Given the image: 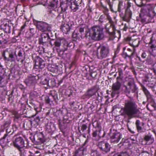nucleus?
Listing matches in <instances>:
<instances>
[{"label": "nucleus", "mask_w": 156, "mask_h": 156, "mask_svg": "<svg viewBox=\"0 0 156 156\" xmlns=\"http://www.w3.org/2000/svg\"><path fill=\"white\" fill-rule=\"evenodd\" d=\"M90 37L95 41H100L104 37L103 28L101 26H94L91 29H87L86 25L83 24L79 26L72 34L74 41L80 40L84 37Z\"/></svg>", "instance_id": "obj_1"}, {"label": "nucleus", "mask_w": 156, "mask_h": 156, "mask_svg": "<svg viewBox=\"0 0 156 156\" xmlns=\"http://www.w3.org/2000/svg\"><path fill=\"white\" fill-rule=\"evenodd\" d=\"M121 115L127 117L128 119L137 117L139 113L137 105L132 99L125 101L124 107L121 108Z\"/></svg>", "instance_id": "obj_2"}, {"label": "nucleus", "mask_w": 156, "mask_h": 156, "mask_svg": "<svg viewBox=\"0 0 156 156\" xmlns=\"http://www.w3.org/2000/svg\"><path fill=\"white\" fill-rule=\"evenodd\" d=\"M51 46H54L53 48L56 50L61 49L62 51L67 50H70L74 47V44L73 42L68 43L65 40L58 38L55 40L52 39L50 42Z\"/></svg>", "instance_id": "obj_3"}, {"label": "nucleus", "mask_w": 156, "mask_h": 156, "mask_svg": "<svg viewBox=\"0 0 156 156\" xmlns=\"http://www.w3.org/2000/svg\"><path fill=\"white\" fill-rule=\"evenodd\" d=\"M97 56L100 59L106 58L109 55L110 48L107 44H100L97 48Z\"/></svg>", "instance_id": "obj_4"}, {"label": "nucleus", "mask_w": 156, "mask_h": 156, "mask_svg": "<svg viewBox=\"0 0 156 156\" xmlns=\"http://www.w3.org/2000/svg\"><path fill=\"white\" fill-rule=\"evenodd\" d=\"M2 56L4 60L6 62H15L17 58L16 51L10 48L3 51L2 52Z\"/></svg>", "instance_id": "obj_5"}, {"label": "nucleus", "mask_w": 156, "mask_h": 156, "mask_svg": "<svg viewBox=\"0 0 156 156\" xmlns=\"http://www.w3.org/2000/svg\"><path fill=\"white\" fill-rule=\"evenodd\" d=\"M144 42L148 44L150 48V51L153 52L156 48V34H153L151 36L147 35L145 37Z\"/></svg>", "instance_id": "obj_6"}, {"label": "nucleus", "mask_w": 156, "mask_h": 156, "mask_svg": "<svg viewBox=\"0 0 156 156\" xmlns=\"http://www.w3.org/2000/svg\"><path fill=\"white\" fill-rule=\"evenodd\" d=\"M106 16V19L108 21L110 25L109 27H107V26H105L106 32L109 34L110 39L112 40L115 37V28L114 22L112 20V18L109 14Z\"/></svg>", "instance_id": "obj_7"}, {"label": "nucleus", "mask_w": 156, "mask_h": 156, "mask_svg": "<svg viewBox=\"0 0 156 156\" xmlns=\"http://www.w3.org/2000/svg\"><path fill=\"white\" fill-rule=\"evenodd\" d=\"M45 66V63L44 60L41 58L37 57L35 60V65L33 69L34 71L36 72L37 75L39 74L38 73H41L44 70Z\"/></svg>", "instance_id": "obj_8"}, {"label": "nucleus", "mask_w": 156, "mask_h": 156, "mask_svg": "<svg viewBox=\"0 0 156 156\" xmlns=\"http://www.w3.org/2000/svg\"><path fill=\"white\" fill-rule=\"evenodd\" d=\"M140 16H148L153 18L156 16L153 8L150 5H147L141 8L139 13Z\"/></svg>", "instance_id": "obj_9"}, {"label": "nucleus", "mask_w": 156, "mask_h": 156, "mask_svg": "<svg viewBox=\"0 0 156 156\" xmlns=\"http://www.w3.org/2000/svg\"><path fill=\"white\" fill-rule=\"evenodd\" d=\"M14 139L12 142L14 147L21 151V149L24 147V139L21 136L18 137L16 135L14 136Z\"/></svg>", "instance_id": "obj_10"}, {"label": "nucleus", "mask_w": 156, "mask_h": 156, "mask_svg": "<svg viewBox=\"0 0 156 156\" xmlns=\"http://www.w3.org/2000/svg\"><path fill=\"white\" fill-rule=\"evenodd\" d=\"M100 89L99 86L96 84L88 89L82 96L83 98H89L95 95L96 92Z\"/></svg>", "instance_id": "obj_11"}, {"label": "nucleus", "mask_w": 156, "mask_h": 156, "mask_svg": "<svg viewBox=\"0 0 156 156\" xmlns=\"http://www.w3.org/2000/svg\"><path fill=\"white\" fill-rule=\"evenodd\" d=\"M74 26V22L69 20L67 23L62 25L61 26L60 29L63 34H67L71 30L73 29Z\"/></svg>", "instance_id": "obj_12"}, {"label": "nucleus", "mask_w": 156, "mask_h": 156, "mask_svg": "<svg viewBox=\"0 0 156 156\" xmlns=\"http://www.w3.org/2000/svg\"><path fill=\"white\" fill-rule=\"evenodd\" d=\"M98 146L101 151L104 154L108 153L110 151L111 146L109 144L104 141H102L98 143Z\"/></svg>", "instance_id": "obj_13"}, {"label": "nucleus", "mask_w": 156, "mask_h": 156, "mask_svg": "<svg viewBox=\"0 0 156 156\" xmlns=\"http://www.w3.org/2000/svg\"><path fill=\"white\" fill-rule=\"evenodd\" d=\"M39 42L40 44L44 46L48 47V44L51 40L50 38L48 33H43L41 35V37L39 38Z\"/></svg>", "instance_id": "obj_14"}, {"label": "nucleus", "mask_w": 156, "mask_h": 156, "mask_svg": "<svg viewBox=\"0 0 156 156\" xmlns=\"http://www.w3.org/2000/svg\"><path fill=\"white\" fill-rule=\"evenodd\" d=\"M88 142V140L87 139L82 146L80 147L75 151L73 156H83L84 153L86 152L87 151V146L86 145V144Z\"/></svg>", "instance_id": "obj_15"}, {"label": "nucleus", "mask_w": 156, "mask_h": 156, "mask_svg": "<svg viewBox=\"0 0 156 156\" xmlns=\"http://www.w3.org/2000/svg\"><path fill=\"white\" fill-rule=\"evenodd\" d=\"M36 76L30 75L25 80L24 82L27 86H33L36 83L37 80L39 79V77Z\"/></svg>", "instance_id": "obj_16"}, {"label": "nucleus", "mask_w": 156, "mask_h": 156, "mask_svg": "<svg viewBox=\"0 0 156 156\" xmlns=\"http://www.w3.org/2000/svg\"><path fill=\"white\" fill-rule=\"evenodd\" d=\"M58 100L57 94L55 92L51 93L49 96H46L45 99V102L50 105H54V102H56Z\"/></svg>", "instance_id": "obj_17"}, {"label": "nucleus", "mask_w": 156, "mask_h": 156, "mask_svg": "<svg viewBox=\"0 0 156 156\" xmlns=\"http://www.w3.org/2000/svg\"><path fill=\"white\" fill-rule=\"evenodd\" d=\"M121 87V84L118 80H117L115 83L113 84L112 87V97H114L116 94H118L119 93Z\"/></svg>", "instance_id": "obj_18"}, {"label": "nucleus", "mask_w": 156, "mask_h": 156, "mask_svg": "<svg viewBox=\"0 0 156 156\" xmlns=\"http://www.w3.org/2000/svg\"><path fill=\"white\" fill-rule=\"evenodd\" d=\"M37 27L41 31L45 32L50 30L51 26L49 24L42 21L37 22Z\"/></svg>", "instance_id": "obj_19"}, {"label": "nucleus", "mask_w": 156, "mask_h": 156, "mask_svg": "<svg viewBox=\"0 0 156 156\" xmlns=\"http://www.w3.org/2000/svg\"><path fill=\"white\" fill-rule=\"evenodd\" d=\"M82 0H70V8L71 11L74 12L79 9V6L80 5Z\"/></svg>", "instance_id": "obj_20"}, {"label": "nucleus", "mask_w": 156, "mask_h": 156, "mask_svg": "<svg viewBox=\"0 0 156 156\" xmlns=\"http://www.w3.org/2000/svg\"><path fill=\"white\" fill-rule=\"evenodd\" d=\"M33 142L36 144H40L45 141L43 134L42 133H39L34 136Z\"/></svg>", "instance_id": "obj_21"}, {"label": "nucleus", "mask_w": 156, "mask_h": 156, "mask_svg": "<svg viewBox=\"0 0 156 156\" xmlns=\"http://www.w3.org/2000/svg\"><path fill=\"white\" fill-rule=\"evenodd\" d=\"M145 142V144L149 145L152 144L154 141V138L152 132H149L145 134L143 138Z\"/></svg>", "instance_id": "obj_22"}, {"label": "nucleus", "mask_w": 156, "mask_h": 156, "mask_svg": "<svg viewBox=\"0 0 156 156\" xmlns=\"http://www.w3.org/2000/svg\"><path fill=\"white\" fill-rule=\"evenodd\" d=\"M122 135L119 132H115L110 136V141L114 143H118L122 138Z\"/></svg>", "instance_id": "obj_23"}, {"label": "nucleus", "mask_w": 156, "mask_h": 156, "mask_svg": "<svg viewBox=\"0 0 156 156\" xmlns=\"http://www.w3.org/2000/svg\"><path fill=\"white\" fill-rule=\"evenodd\" d=\"M93 126L95 127V130H93L92 136L94 137H96L98 135V132L100 133L101 131V126L100 124L98 121H94L93 123Z\"/></svg>", "instance_id": "obj_24"}, {"label": "nucleus", "mask_w": 156, "mask_h": 156, "mask_svg": "<svg viewBox=\"0 0 156 156\" xmlns=\"http://www.w3.org/2000/svg\"><path fill=\"white\" fill-rule=\"evenodd\" d=\"M153 18L148 16L139 15V20L144 24H146L151 22V20Z\"/></svg>", "instance_id": "obj_25"}, {"label": "nucleus", "mask_w": 156, "mask_h": 156, "mask_svg": "<svg viewBox=\"0 0 156 156\" xmlns=\"http://www.w3.org/2000/svg\"><path fill=\"white\" fill-rule=\"evenodd\" d=\"M132 15V12L130 9H126L125 14L122 17L123 20L126 21H129L131 19Z\"/></svg>", "instance_id": "obj_26"}, {"label": "nucleus", "mask_w": 156, "mask_h": 156, "mask_svg": "<svg viewBox=\"0 0 156 156\" xmlns=\"http://www.w3.org/2000/svg\"><path fill=\"white\" fill-rule=\"evenodd\" d=\"M9 37L8 34L2 33L0 34V41L3 44H6L9 41Z\"/></svg>", "instance_id": "obj_27"}, {"label": "nucleus", "mask_w": 156, "mask_h": 156, "mask_svg": "<svg viewBox=\"0 0 156 156\" xmlns=\"http://www.w3.org/2000/svg\"><path fill=\"white\" fill-rule=\"evenodd\" d=\"M144 123L143 122H140L139 120H137L135 122V125L138 132L141 133L142 132L143 128L142 126H144Z\"/></svg>", "instance_id": "obj_28"}, {"label": "nucleus", "mask_w": 156, "mask_h": 156, "mask_svg": "<svg viewBox=\"0 0 156 156\" xmlns=\"http://www.w3.org/2000/svg\"><path fill=\"white\" fill-rule=\"evenodd\" d=\"M143 90L145 95L147 101L151 102L153 100L152 96L150 94L147 90L144 87L143 88Z\"/></svg>", "instance_id": "obj_29"}, {"label": "nucleus", "mask_w": 156, "mask_h": 156, "mask_svg": "<svg viewBox=\"0 0 156 156\" xmlns=\"http://www.w3.org/2000/svg\"><path fill=\"white\" fill-rule=\"evenodd\" d=\"M2 74L0 76V77L2 79H3L5 76H7V73L6 69L4 67V66L2 65L0 62V75Z\"/></svg>", "instance_id": "obj_30"}, {"label": "nucleus", "mask_w": 156, "mask_h": 156, "mask_svg": "<svg viewBox=\"0 0 156 156\" xmlns=\"http://www.w3.org/2000/svg\"><path fill=\"white\" fill-rule=\"evenodd\" d=\"M2 27L5 33L7 34L11 33V26L9 24L6 23L3 24L2 25Z\"/></svg>", "instance_id": "obj_31"}, {"label": "nucleus", "mask_w": 156, "mask_h": 156, "mask_svg": "<svg viewBox=\"0 0 156 156\" xmlns=\"http://www.w3.org/2000/svg\"><path fill=\"white\" fill-rule=\"evenodd\" d=\"M7 134H4V136L0 139V145L2 148H4L7 145L6 140V137Z\"/></svg>", "instance_id": "obj_32"}, {"label": "nucleus", "mask_w": 156, "mask_h": 156, "mask_svg": "<svg viewBox=\"0 0 156 156\" xmlns=\"http://www.w3.org/2000/svg\"><path fill=\"white\" fill-rule=\"evenodd\" d=\"M40 83L47 88H48V78H42L40 82Z\"/></svg>", "instance_id": "obj_33"}, {"label": "nucleus", "mask_w": 156, "mask_h": 156, "mask_svg": "<svg viewBox=\"0 0 156 156\" xmlns=\"http://www.w3.org/2000/svg\"><path fill=\"white\" fill-rule=\"evenodd\" d=\"M105 2L108 5L109 9L112 12L115 13L117 12V11L114 10L113 8V1L111 2L110 0H105Z\"/></svg>", "instance_id": "obj_34"}, {"label": "nucleus", "mask_w": 156, "mask_h": 156, "mask_svg": "<svg viewBox=\"0 0 156 156\" xmlns=\"http://www.w3.org/2000/svg\"><path fill=\"white\" fill-rule=\"evenodd\" d=\"M57 67L53 65L49 64L48 66V70L52 73H55L57 70Z\"/></svg>", "instance_id": "obj_35"}, {"label": "nucleus", "mask_w": 156, "mask_h": 156, "mask_svg": "<svg viewBox=\"0 0 156 156\" xmlns=\"http://www.w3.org/2000/svg\"><path fill=\"white\" fill-rule=\"evenodd\" d=\"M118 72L119 73V76L117 77L116 80L119 81V80H122L123 77L122 69L121 68H118Z\"/></svg>", "instance_id": "obj_36"}, {"label": "nucleus", "mask_w": 156, "mask_h": 156, "mask_svg": "<svg viewBox=\"0 0 156 156\" xmlns=\"http://www.w3.org/2000/svg\"><path fill=\"white\" fill-rule=\"evenodd\" d=\"M56 85V82L54 78H52L49 80H48V85L49 87H53Z\"/></svg>", "instance_id": "obj_37"}, {"label": "nucleus", "mask_w": 156, "mask_h": 156, "mask_svg": "<svg viewBox=\"0 0 156 156\" xmlns=\"http://www.w3.org/2000/svg\"><path fill=\"white\" fill-rule=\"evenodd\" d=\"M60 6L61 8L62 11L63 12H65L67 10L68 5L67 3L61 2L60 3Z\"/></svg>", "instance_id": "obj_38"}, {"label": "nucleus", "mask_w": 156, "mask_h": 156, "mask_svg": "<svg viewBox=\"0 0 156 156\" xmlns=\"http://www.w3.org/2000/svg\"><path fill=\"white\" fill-rule=\"evenodd\" d=\"M11 123V121L9 120H8L4 122L2 126V127H3L4 128H8L9 127Z\"/></svg>", "instance_id": "obj_39"}, {"label": "nucleus", "mask_w": 156, "mask_h": 156, "mask_svg": "<svg viewBox=\"0 0 156 156\" xmlns=\"http://www.w3.org/2000/svg\"><path fill=\"white\" fill-rule=\"evenodd\" d=\"M134 52H132V53H129L128 54L126 52H123L122 54L123 57L126 58L127 57L129 58V59H131L132 58V57L133 55Z\"/></svg>", "instance_id": "obj_40"}, {"label": "nucleus", "mask_w": 156, "mask_h": 156, "mask_svg": "<svg viewBox=\"0 0 156 156\" xmlns=\"http://www.w3.org/2000/svg\"><path fill=\"white\" fill-rule=\"evenodd\" d=\"M105 16L103 15H101L99 17L98 20V22L99 25H97L96 26H101L102 27L103 29V27L102 26V24L103 22V19H104Z\"/></svg>", "instance_id": "obj_41"}, {"label": "nucleus", "mask_w": 156, "mask_h": 156, "mask_svg": "<svg viewBox=\"0 0 156 156\" xmlns=\"http://www.w3.org/2000/svg\"><path fill=\"white\" fill-rule=\"evenodd\" d=\"M113 156H129L126 152H121L115 153Z\"/></svg>", "instance_id": "obj_42"}, {"label": "nucleus", "mask_w": 156, "mask_h": 156, "mask_svg": "<svg viewBox=\"0 0 156 156\" xmlns=\"http://www.w3.org/2000/svg\"><path fill=\"white\" fill-rule=\"evenodd\" d=\"M129 144H130L128 140H125L122 139L121 142L119 144V145L121 144V145L126 146H129Z\"/></svg>", "instance_id": "obj_43"}, {"label": "nucleus", "mask_w": 156, "mask_h": 156, "mask_svg": "<svg viewBox=\"0 0 156 156\" xmlns=\"http://www.w3.org/2000/svg\"><path fill=\"white\" fill-rule=\"evenodd\" d=\"M90 154L91 156H100L98 151L96 150L91 149Z\"/></svg>", "instance_id": "obj_44"}, {"label": "nucleus", "mask_w": 156, "mask_h": 156, "mask_svg": "<svg viewBox=\"0 0 156 156\" xmlns=\"http://www.w3.org/2000/svg\"><path fill=\"white\" fill-rule=\"evenodd\" d=\"M130 90H131V92L133 93H137V88L135 84L132 85L131 86L129 87Z\"/></svg>", "instance_id": "obj_45"}, {"label": "nucleus", "mask_w": 156, "mask_h": 156, "mask_svg": "<svg viewBox=\"0 0 156 156\" xmlns=\"http://www.w3.org/2000/svg\"><path fill=\"white\" fill-rule=\"evenodd\" d=\"M58 2L57 0H53L50 3V5L52 7H57L58 6Z\"/></svg>", "instance_id": "obj_46"}, {"label": "nucleus", "mask_w": 156, "mask_h": 156, "mask_svg": "<svg viewBox=\"0 0 156 156\" xmlns=\"http://www.w3.org/2000/svg\"><path fill=\"white\" fill-rule=\"evenodd\" d=\"M136 5L139 7H141L144 5L143 0H134Z\"/></svg>", "instance_id": "obj_47"}, {"label": "nucleus", "mask_w": 156, "mask_h": 156, "mask_svg": "<svg viewBox=\"0 0 156 156\" xmlns=\"http://www.w3.org/2000/svg\"><path fill=\"white\" fill-rule=\"evenodd\" d=\"M12 134V133L9 134H8L7 133H5V134L7 135V136H6V139L7 145H8L9 143L11 142V141L12 138H11L10 136Z\"/></svg>", "instance_id": "obj_48"}, {"label": "nucleus", "mask_w": 156, "mask_h": 156, "mask_svg": "<svg viewBox=\"0 0 156 156\" xmlns=\"http://www.w3.org/2000/svg\"><path fill=\"white\" fill-rule=\"evenodd\" d=\"M123 6V2L121 1H119L117 11L120 12H121V9Z\"/></svg>", "instance_id": "obj_49"}, {"label": "nucleus", "mask_w": 156, "mask_h": 156, "mask_svg": "<svg viewBox=\"0 0 156 156\" xmlns=\"http://www.w3.org/2000/svg\"><path fill=\"white\" fill-rule=\"evenodd\" d=\"M40 119L39 116L37 117L31 122V123H34V125H38L40 122Z\"/></svg>", "instance_id": "obj_50"}, {"label": "nucleus", "mask_w": 156, "mask_h": 156, "mask_svg": "<svg viewBox=\"0 0 156 156\" xmlns=\"http://www.w3.org/2000/svg\"><path fill=\"white\" fill-rule=\"evenodd\" d=\"M139 44V41L138 40H136L133 41L131 45L134 47H138Z\"/></svg>", "instance_id": "obj_51"}, {"label": "nucleus", "mask_w": 156, "mask_h": 156, "mask_svg": "<svg viewBox=\"0 0 156 156\" xmlns=\"http://www.w3.org/2000/svg\"><path fill=\"white\" fill-rule=\"evenodd\" d=\"M140 54L141 56L144 59L146 58L147 56V54L146 51H140Z\"/></svg>", "instance_id": "obj_52"}, {"label": "nucleus", "mask_w": 156, "mask_h": 156, "mask_svg": "<svg viewBox=\"0 0 156 156\" xmlns=\"http://www.w3.org/2000/svg\"><path fill=\"white\" fill-rule=\"evenodd\" d=\"M87 128V124H82L80 126V131H81L82 132H84Z\"/></svg>", "instance_id": "obj_53"}, {"label": "nucleus", "mask_w": 156, "mask_h": 156, "mask_svg": "<svg viewBox=\"0 0 156 156\" xmlns=\"http://www.w3.org/2000/svg\"><path fill=\"white\" fill-rule=\"evenodd\" d=\"M124 87L125 88L124 89V92L126 94H129L130 92L129 87H128L126 86H124Z\"/></svg>", "instance_id": "obj_54"}, {"label": "nucleus", "mask_w": 156, "mask_h": 156, "mask_svg": "<svg viewBox=\"0 0 156 156\" xmlns=\"http://www.w3.org/2000/svg\"><path fill=\"white\" fill-rule=\"evenodd\" d=\"M51 124L50 123H48L46 126V129L49 132L52 130V128L51 127Z\"/></svg>", "instance_id": "obj_55"}, {"label": "nucleus", "mask_w": 156, "mask_h": 156, "mask_svg": "<svg viewBox=\"0 0 156 156\" xmlns=\"http://www.w3.org/2000/svg\"><path fill=\"white\" fill-rule=\"evenodd\" d=\"M37 31L36 29L34 28H31L30 29V33L32 36L34 35L36 33Z\"/></svg>", "instance_id": "obj_56"}, {"label": "nucleus", "mask_w": 156, "mask_h": 156, "mask_svg": "<svg viewBox=\"0 0 156 156\" xmlns=\"http://www.w3.org/2000/svg\"><path fill=\"white\" fill-rule=\"evenodd\" d=\"M104 9L103 12L105 15H107L108 14V9L107 8V6L104 7L103 8Z\"/></svg>", "instance_id": "obj_57"}, {"label": "nucleus", "mask_w": 156, "mask_h": 156, "mask_svg": "<svg viewBox=\"0 0 156 156\" xmlns=\"http://www.w3.org/2000/svg\"><path fill=\"white\" fill-rule=\"evenodd\" d=\"M154 83L153 81H149L147 83V85L150 87H153L154 86Z\"/></svg>", "instance_id": "obj_58"}, {"label": "nucleus", "mask_w": 156, "mask_h": 156, "mask_svg": "<svg viewBox=\"0 0 156 156\" xmlns=\"http://www.w3.org/2000/svg\"><path fill=\"white\" fill-rule=\"evenodd\" d=\"M135 84L134 83L133 80V79H131L128 83V85L130 87L133 85Z\"/></svg>", "instance_id": "obj_59"}, {"label": "nucleus", "mask_w": 156, "mask_h": 156, "mask_svg": "<svg viewBox=\"0 0 156 156\" xmlns=\"http://www.w3.org/2000/svg\"><path fill=\"white\" fill-rule=\"evenodd\" d=\"M152 70L154 74L156 75V62L153 64Z\"/></svg>", "instance_id": "obj_60"}, {"label": "nucleus", "mask_w": 156, "mask_h": 156, "mask_svg": "<svg viewBox=\"0 0 156 156\" xmlns=\"http://www.w3.org/2000/svg\"><path fill=\"white\" fill-rule=\"evenodd\" d=\"M23 51L20 50L18 52V56L19 57V59H21L23 57Z\"/></svg>", "instance_id": "obj_61"}, {"label": "nucleus", "mask_w": 156, "mask_h": 156, "mask_svg": "<svg viewBox=\"0 0 156 156\" xmlns=\"http://www.w3.org/2000/svg\"><path fill=\"white\" fill-rule=\"evenodd\" d=\"M129 23H125L124 24V27L123 28V30L126 31L129 28Z\"/></svg>", "instance_id": "obj_62"}, {"label": "nucleus", "mask_w": 156, "mask_h": 156, "mask_svg": "<svg viewBox=\"0 0 156 156\" xmlns=\"http://www.w3.org/2000/svg\"><path fill=\"white\" fill-rule=\"evenodd\" d=\"M147 62L148 64H151L153 63V61L152 59L148 57L147 59Z\"/></svg>", "instance_id": "obj_63"}, {"label": "nucleus", "mask_w": 156, "mask_h": 156, "mask_svg": "<svg viewBox=\"0 0 156 156\" xmlns=\"http://www.w3.org/2000/svg\"><path fill=\"white\" fill-rule=\"evenodd\" d=\"M37 94L36 92H34L33 93H31L30 94V96L32 97V99L34 98H36L37 96Z\"/></svg>", "instance_id": "obj_64"}]
</instances>
